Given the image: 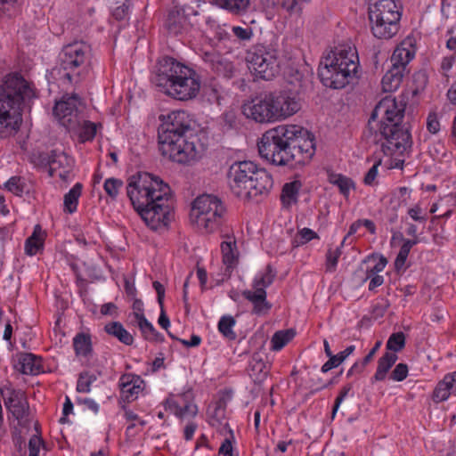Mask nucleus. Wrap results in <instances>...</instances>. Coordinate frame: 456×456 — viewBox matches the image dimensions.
Masks as SVG:
<instances>
[{
    "instance_id": "f257e3e1",
    "label": "nucleus",
    "mask_w": 456,
    "mask_h": 456,
    "mask_svg": "<svg viewBox=\"0 0 456 456\" xmlns=\"http://www.w3.org/2000/svg\"><path fill=\"white\" fill-rule=\"evenodd\" d=\"M314 135L296 125H281L265 131L257 143L261 158L278 167L305 165L315 152Z\"/></svg>"
},
{
    "instance_id": "f03ea898",
    "label": "nucleus",
    "mask_w": 456,
    "mask_h": 456,
    "mask_svg": "<svg viewBox=\"0 0 456 456\" xmlns=\"http://www.w3.org/2000/svg\"><path fill=\"white\" fill-rule=\"evenodd\" d=\"M405 106L403 100L386 96L370 115L365 136L374 144L380 145L385 155L403 154L411 147V135L402 124Z\"/></svg>"
},
{
    "instance_id": "7ed1b4c3",
    "label": "nucleus",
    "mask_w": 456,
    "mask_h": 456,
    "mask_svg": "<svg viewBox=\"0 0 456 456\" xmlns=\"http://www.w3.org/2000/svg\"><path fill=\"white\" fill-rule=\"evenodd\" d=\"M126 194L134 208L151 230L166 227L170 223V188L159 177L146 172L132 175Z\"/></svg>"
},
{
    "instance_id": "20e7f679",
    "label": "nucleus",
    "mask_w": 456,
    "mask_h": 456,
    "mask_svg": "<svg viewBox=\"0 0 456 456\" xmlns=\"http://www.w3.org/2000/svg\"><path fill=\"white\" fill-rule=\"evenodd\" d=\"M158 128L160 154L178 164H191L200 159L204 144L194 126V120L184 110H175L162 116Z\"/></svg>"
},
{
    "instance_id": "39448f33",
    "label": "nucleus",
    "mask_w": 456,
    "mask_h": 456,
    "mask_svg": "<svg viewBox=\"0 0 456 456\" xmlns=\"http://www.w3.org/2000/svg\"><path fill=\"white\" fill-rule=\"evenodd\" d=\"M307 82L296 70L288 77L290 88L279 93L260 94L247 101L241 106L242 113L257 123H271L290 117L301 108L297 95L305 90Z\"/></svg>"
},
{
    "instance_id": "423d86ee",
    "label": "nucleus",
    "mask_w": 456,
    "mask_h": 456,
    "mask_svg": "<svg viewBox=\"0 0 456 456\" xmlns=\"http://www.w3.org/2000/svg\"><path fill=\"white\" fill-rule=\"evenodd\" d=\"M151 80L160 91L179 101L195 98L200 89L196 71L167 56L159 61Z\"/></svg>"
},
{
    "instance_id": "0eeeda50",
    "label": "nucleus",
    "mask_w": 456,
    "mask_h": 456,
    "mask_svg": "<svg viewBox=\"0 0 456 456\" xmlns=\"http://www.w3.org/2000/svg\"><path fill=\"white\" fill-rule=\"evenodd\" d=\"M228 184L234 196L243 200L258 202L273 187V175L252 161H236L227 173Z\"/></svg>"
},
{
    "instance_id": "6e6552de",
    "label": "nucleus",
    "mask_w": 456,
    "mask_h": 456,
    "mask_svg": "<svg viewBox=\"0 0 456 456\" xmlns=\"http://www.w3.org/2000/svg\"><path fill=\"white\" fill-rule=\"evenodd\" d=\"M33 96L34 92L21 76L13 74L5 77L0 86V138L20 128L21 104Z\"/></svg>"
},
{
    "instance_id": "1a4fd4ad",
    "label": "nucleus",
    "mask_w": 456,
    "mask_h": 456,
    "mask_svg": "<svg viewBox=\"0 0 456 456\" xmlns=\"http://www.w3.org/2000/svg\"><path fill=\"white\" fill-rule=\"evenodd\" d=\"M318 76L322 83L332 89H342L359 77L356 48L343 45L321 61Z\"/></svg>"
},
{
    "instance_id": "9d476101",
    "label": "nucleus",
    "mask_w": 456,
    "mask_h": 456,
    "mask_svg": "<svg viewBox=\"0 0 456 456\" xmlns=\"http://www.w3.org/2000/svg\"><path fill=\"white\" fill-rule=\"evenodd\" d=\"M59 60L64 77L69 82L77 83L91 70V45L84 41L70 43L62 48Z\"/></svg>"
},
{
    "instance_id": "9b49d317",
    "label": "nucleus",
    "mask_w": 456,
    "mask_h": 456,
    "mask_svg": "<svg viewBox=\"0 0 456 456\" xmlns=\"http://www.w3.org/2000/svg\"><path fill=\"white\" fill-rule=\"evenodd\" d=\"M225 208L216 196L203 194L195 199L191 216L208 233L217 231L224 223Z\"/></svg>"
},
{
    "instance_id": "f8f14e48",
    "label": "nucleus",
    "mask_w": 456,
    "mask_h": 456,
    "mask_svg": "<svg viewBox=\"0 0 456 456\" xmlns=\"http://www.w3.org/2000/svg\"><path fill=\"white\" fill-rule=\"evenodd\" d=\"M246 59L251 72L258 78L272 80L279 73L278 52L271 46L254 45Z\"/></svg>"
},
{
    "instance_id": "ddd939ff",
    "label": "nucleus",
    "mask_w": 456,
    "mask_h": 456,
    "mask_svg": "<svg viewBox=\"0 0 456 456\" xmlns=\"http://www.w3.org/2000/svg\"><path fill=\"white\" fill-rule=\"evenodd\" d=\"M85 104L77 94H65L56 102L53 112L66 129H77L83 122Z\"/></svg>"
},
{
    "instance_id": "4468645a",
    "label": "nucleus",
    "mask_w": 456,
    "mask_h": 456,
    "mask_svg": "<svg viewBox=\"0 0 456 456\" xmlns=\"http://www.w3.org/2000/svg\"><path fill=\"white\" fill-rule=\"evenodd\" d=\"M404 45L405 42L397 46L390 57V66L381 81L385 92H394L400 86L407 64L414 56V53Z\"/></svg>"
},
{
    "instance_id": "2eb2a0df",
    "label": "nucleus",
    "mask_w": 456,
    "mask_h": 456,
    "mask_svg": "<svg viewBox=\"0 0 456 456\" xmlns=\"http://www.w3.org/2000/svg\"><path fill=\"white\" fill-rule=\"evenodd\" d=\"M276 274V271L273 266L267 265L265 272L257 275L254 280L253 288L255 291H243V297L253 304V313L256 314H265L271 309L272 305L266 300L265 289L273 282Z\"/></svg>"
},
{
    "instance_id": "dca6fc26",
    "label": "nucleus",
    "mask_w": 456,
    "mask_h": 456,
    "mask_svg": "<svg viewBox=\"0 0 456 456\" xmlns=\"http://www.w3.org/2000/svg\"><path fill=\"white\" fill-rule=\"evenodd\" d=\"M0 395L4 399L5 408L18 421V425L28 428L30 424V409L25 393L20 389H15L11 384H7L0 387Z\"/></svg>"
},
{
    "instance_id": "f3484780",
    "label": "nucleus",
    "mask_w": 456,
    "mask_h": 456,
    "mask_svg": "<svg viewBox=\"0 0 456 456\" xmlns=\"http://www.w3.org/2000/svg\"><path fill=\"white\" fill-rule=\"evenodd\" d=\"M199 14L198 11L190 6H175L169 10L165 20L164 27L172 36H180L187 33L191 23L189 16Z\"/></svg>"
},
{
    "instance_id": "a211bd4d",
    "label": "nucleus",
    "mask_w": 456,
    "mask_h": 456,
    "mask_svg": "<svg viewBox=\"0 0 456 456\" xmlns=\"http://www.w3.org/2000/svg\"><path fill=\"white\" fill-rule=\"evenodd\" d=\"M31 160L37 166H49L50 175L57 169L72 168L73 159L64 151L53 150L50 152H37L31 156Z\"/></svg>"
},
{
    "instance_id": "6ab92c4d",
    "label": "nucleus",
    "mask_w": 456,
    "mask_h": 456,
    "mask_svg": "<svg viewBox=\"0 0 456 456\" xmlns=\"http://www.w3.org/2000/svg\"><path fill=\"white\" fill-rule=\"evenodd\" d=\"M402 7L398 5L395 0H375L369 6L370 20H401Z\"/></svg>"
},
{
    "instance_id": "aec40b11",
    "label": "nucleus",
    "mask_w": 456,
    "mask_h": 456,
    "mask_svg": "<svg viewBox=\"0 0 456 456\" xmlns=\"http://www.w3.org/2000/svg\"><path fill=\"white\" fill-rule=\"evenodd\" d=\"M179 399L183 400V404H181L178 400H175L173 397H168L165 402L166 409L170 410L180 418L193 417L197 414L198 409L191 403V393L190 391L179 395Z\"/></svg>"
},
{
    "instance_id": "412c9836",
    "label": "nucleus",
    "mask_w": 456,
    "mask_h": 456,
    "mask_svg": "<svg viewBox=\"0 0 456 456\" xmlns=\"http://www.w3.org/2000/svg\"><path fill=\"white\" fill-rule=\"evenodd\" d=\"M139 378L134 380V378H131L127 375H123L120 378L119 387H120V397L118 400V403L123 410H126V405L134 401L139 393L142 391L141 386L138 384Z\"/></svg>"
},
{
    "instance_id": "4be33fe9",
    "label": "nucleus",
    "mask_w": 456,
    "mask_h": 456,
    "mask_svg": "<svg viewBox=\"0 0 456 456\" xmlns=\"http://www.w3.org/2000/svg\"><path fill=\"white\" fill-rule=\"evenodd\" d=\"M270 370V364L264 354L260 352L254 353L248 365L249 376L255 383L263 382Z\"/></svg>"
},
{
    "instance_id": "5701e85b",
    "label": "nucleus",
    "mask_w": 456,
    "mask_h": 456,
    "mask_svg": "<svg viewBox=\"0 0 456 456\" xmlns=\"http://www.w3.org/2000/svg\"><path fill=\"white\" fill-rule=\"evenodd\" d=\"M371 24V32L373 36L380 39H389L393 37L399 30V20L394 21L387 20H370Z\"/></svg>"
},
{
    "instance_id": "b1692460",
    "label": "nucleus",
    "mask_w": 456,
    "mask_h": 456,
    "mask_svg": "<svg viewBox=\"0 0 456 456\" xmlns=\"http://www.w3.org/2000/svg\"><path fill=\"white\" fill-rule=\"evenodd\" d=\"M15 368L23 374L36 375L41 368V358L33 354L21 353L18 355V362Z\"/></svg>"
},
{
    "instance_id": "393cba45",
    "label": "nucleus",
    "mask_w": 456,
    "mask_h": 456,
    "mask_svg": "<svg viewBox=\"0 0 456 456\" xmlns=\"http://www.w3.org/2000/svg\"><path fill=\"white\" fill-rule=\"evenodd\" d=\"M396 354L387 352L378 361V367L374 376L371 378V383L382 381L386 379L387 372L397 361Z\"/></svg>"
},
{
    "instance_id": "a878e982",
    "label": "nucleus",
    "mask_w": 456,
    "mask_h": 456,
    "mask_svg": "<svg viewBox=\"0 0 456 456\" xmlns=\"http://www.w3.org/2000/svg\"><path fill=\"white\" fill-rule=\"evenodd\" d=\"M301 187L302 183L298 180L286 183L283 185L281 200L285 207L289 208L292 204H296L297 202V197Z\"/></svg>"
},
{
    "instance_id": "bb28decb",
    "label": "nucleus",
    "mask_w": 456,
    "mask_h": 456,
    "mask_svg": "<svg viewBox=\"0 0 456 456\" xmlns=\"http://www.w3.org/2000/svg\"><path fill=\"white\" fill-rule=\"evenodd\" d=\"M229 240H224L221 244L223 263L227 268H232L238 261V252L235 239L228 237Z\"/></svg>"
},
{
    "instance_id": "cd10ccee",
    "label": "nucleus",
    "mask_w": 456,
    "mask_h": 456,
    "mask_svg": "<svg viewBox=\"0 0 456 456\" xmlns=\"http://www.w3.org/2000/svg\"><path fill=\"white\" fill-rule=\"evenodd\" d=\"M104 330L115 338H117L121 343L130 346L134 342L133 336L123 327L119 322H111L107 323L104 327Z\"/></svg>"
},
{
    "instance_id": "c85d7f7f",
    "label": "nucleus",
    "mask_w": 456,
    "mask_h": 456,
    "mask_svg": "<svg viewBox=\"0 0 456 456\" xmlns=\"http://www.w3.org/2000/svg\"><path fill=\"white\" fill-rule=\"evenodd\" d=\"M452 381L453 379L452 377L445 375L443 380L436 385L432 396L435 402L439 403L445 401L452 392H456L452 384Z\"/></svg>"
},
{
    "instance_id": "c756f323",
    "label": "nucleus",
    "mask_w": 456,
    "mask_h": 456,
    "mask_svg": "<svg viewBox=\"0 0 456 456\" xmlns=\"http://www.w3.org/2000/svg\"><path fill=\"white\" fill-rule=\"evenodd\" d=\"M212 3L236 15L244 13L249 6V0H212Z\"/></svg>"
},
{
    "instance_id": "7c9ffc66",
    "label": "nucleus",
    "mask_w": 456,
    "mask_h": 456,
    "mask_svg": "<svg viewBox=\"0 0 456 456\" xmlns=\"http://www.w3.org/2000/svg\"><path fill=\"white\" fill-rule=\"evenodd\" d=\"M44 234L39 224L34 228V232L30 237L26 240L25 251L29 256H34L43 248Z\"/></svg>"
},
{
    "instance_id": "2f4dec72",
    "label": "nucleus",
    "mask_w": 456,
    "mask_h": 456,
    "mask_svg": "<svg viewBox=\"0 0 456 456\" xmlns=\"http://www.w3.org/2000/svg\"><path fill=\"white\" fill-rule=\"evenodd\" d=\"M73 347L77 355L87 356L92 352L91 336L86 333H78L73 338Z\"/></svg>"
},
{
    "instance_id": "473e14b6",
    "label": "nucleus",
    "mask_w": 456,
    "mask_h": 456,
    "mask_svg": "<svg viewBox=\"0 0 456 456\" xmlns=\"http://www.w3.org/2000/svg\"><path fill=\"white\" fill-rule=\"evenodd\" d=\"M83 185L77 183L69 191L64 195V208L69 214L77 210L78 199L81 196Z\"/></svg>"
},
{
    "instance_id": "72a5a7b5",
    "label": "nucleus",
    "mask_w": 456,
    "mask_h": 456,
    "mask_svg": "<svg viewBox=\"0 0 456 456\" xmlns=\"http://www.w3.org/2000/svg\"><path fill=\"white\" fill-rule=\"evenodd\" d=\"M328 180L330 183L336 185L339 189L340 193L345 197H347L350 190L354 187V181L341 174L330 173L329 174Z\"/></svg>"
},
{
    "instance_id": "f704fd0d",
    "label": "nucleus",
    "mask_w": 456,
    "mask_h": 456,
    "mask_svg": "<svg viewBox=\"0 0 456 456\" xmlns=\"http://www.w3.org/2000/svg\"><path fill=\"white\" fill-rule=\"evenodd\" d=\"M69 132L78 133V136L82 142L92 141L96 134V124L86 120L85 115L83 116V122L77 129H68Z\"/></svg>"
},
{
    "instance_id": "c9c22d12",
    "label": "nucleus",
    "mask_w": 456,
    "mask_h": 456,
    "mask_svg": "<svg viewBox=\"0 0 456 456\" xmlns=\"http://www.w3.org/2000/svg\"><path fill=\"white\" fill-rule=\"evenodd\" d=\"M296 332L292 329L276 331L272 339V349L279 351L284 347L295 337Z\"/></svg>"
},
{
    "instance_id": "e433bc0d",
    "label": "nucleus",
    "mask_w": 456,
    "mask_h": 456,
    "mask_svg": "<svg viewBox=\"0 0 456 456\" xmlns=\"http://www.w3.org/2000/svg\"><path fill=\"white\" fill-rule=\"evenodd\" d=\"M354 346H349L344 351L338 353V354H331L330 359L322 366V371L327 372L331 369L338 367L346 359V357H348L354 351Z\"/></svg>"
},
{
    "instance_id": "4c0bfd02",
    "label": "nucleus",
    "mask_w": 456,
    "mask_h": 456,
    "mask_svg": "<svg viewBox=\"0 0 456 456\" xmlns=\"http://www.w3.org/2000/svg\"><path fill=\"white\" fill-rule=\"evenodd\" d=\"M405 346V335L403 331L392 333L387 341L386 347L390 353L395 354Z\"/></svg>"
},
{
    "instance_id": "58836bf2",
    "label": "nucleus",
    "mask_w": 456,
    "mask_h": 456,
    "mask_svg": "<svg viewBox=\"0 0 456 456\" xmlns=\"http://www.w3.org/2000/svg\"><path fill=\"white\" fill-rule=\"evenodd\" d=\"M97 379L94 373L84 371L79 374L77 391L79 393H89L91 391V385Z\"/></svg>"
},
{
    "instance_id": "ea45409f",
    "label": "nucleus",
    "mask_w": 456,
    "mask_h": 456,
    "mask_svg": "<svg viewBox=\"0 0 456 456\" xmlns=\"http://www.w3.org/2000/svg\"><path fill=\"white\" fill-rule=\"evenodd\" d=\"M235 325V320L232 316H223L218 322L219 331L228 339L234 340L236 334L232 330V327Z\"/></svg>"
},
{
    "instance_id": "a19ab883",
    "label": "nucleus",
    "mask_w": 456,
    "mask_h": 456,
    "mask_svg": "<svg viewBox=\"0 0 456 456\" xmlns=\"http://www.w3.org/2000/svg\"><path fill=\"white\" fill-rule=\"evenodd\" d=\"M416 243L415 240H406L402 245L400 251L395 261V267L397 272L403 268L411 247Z\"/></svg>"
},
{
    "instance_id": "79ce46f5",
    "label": "nucleus",
    "mask_w": 456,
    "mask_h": 456,
    "mask_svg": "<svg viewBox=\"0 0 456 456\" xmlns=\"http://www.w3.org/2000/svg\"><path fill=\"white\" fill-rule=\"evenodd\" d=\"M346 240V237H345V239L341 242L340 246L338 247L335 250L329 248V250L326 254V270H327V272L332 273L336 270L338 258L342 254L341 248L343 247Z\"/></svg>"
},
{
    "instance_id": "37998d69",
    "label": "nucleus",
    "mask_w": 456,
    "mask_h": 456,
    "mask_svg": "<svg viewBox=\"0 0 456 456\" xmlns=\"http://www.w3.org/2000/svg\"><path fill=\"white\" fill-rule=\"evenodd\" d=\"M26 183L20 176H12L5 183L4 188L16 196H21L24 192Z\"/></svg>"
},
{
    "instance_id": "c03bdc74",
    "label": "nucleus",
    "mask_w": 456,
    "mask_h": 456,
    "mask_svg": "<svg viewBox=\"0 0 456 456\" xmlns=\"http://www.w3.org/2000/svg\"><path fill=\"white\" fill-rule=\"evenodd\" d=\"M450 215H451V211L448 210L441 216H434L431 220V223L433 224H436L441 225V229H442L441 232L440 233L436 232L432 235L434 242L437 245H444V241L446 240V237L444 235L443 224L445 223L446 218H448L450 216Z\"/></svg>"
},
{
    "instance_id": "a18cd8bd",
    "label": "nucleus",
    "mask_w": 456,
    "mask_h": 456,
    "mask_svg": "<svg viewBox=\"0 0 456 456\" xmlns=\"http://www.w3.org/2000/svg\"><path fill=\"white\" fill-rule=\"evenodd\" d=\"M413 85L412 94L417 95L425 91L428 86V74L426 70H419L413 75Z\"/></svg>"
},
{
    "instance_id": "49530a36",
    "label": "nucleus",
    "mask_w": 456,
    "mask_h": 456,
    "mask_svg": "<svg viewBox=\"0 0 456 456\" xmlns=\"http://www.w3.org/2000/svg\"><path fill=\"white\" fill-rule=\"evenodd\" d=\"M122 186V180L111 177L105 180L103 188L111 199H116Z\"/></svg>"
},
{
    "instance_id": "de8ad7c7",
    "label": "nucleus",
    "mask_w": 456,
    "mask_h": 456,
    "mask_svg": "<svg viewBox=\"0 0 456 456\" xmlns=\"http://www.w3.org/2000/svg\"><path fill=\"white\" fill-rule=\"evenodd\" d=\"M232 32L234 37L240 42H248L253 37V29L249 27L233 26Z\"/></svg>"
},
{
    "instance_id": "09e8293b",
    "label": "nucleus",
    "mask_w": 456,
    "mask_h": 456,
    "mask_svg": "<svg viewBox=\"0 0 456 456\" xmlns=\"http://www.w3.org/2000/svg\"><path fill=\"white\" fill-rule=\"evenodd\" d=\"M319 238L318 234L314 232L313 230L309 228H303L302 230L298 231L296 238L295 242L298 244H305L308 241L312 240L313 239Z\"/></svg>"
},
{
    "instance_id": "8fccbe9b",
    "label": "nucleus",
    "mask_w": 456,
    "mask_h": 456,
    "mask_svg": "<svg viewBox=\"0 0 456 456\" xmlns=\"http://www.w3.org/2000/svg\"><path fill=\"white\" fill-rule=\"evenodd\" d=\"M229 434L230 436L223 441L218 450L219 456H232V441L234 440V436L231 428H229Z\"/></svg>"
},
{
    "instance_id": "3c124183",
    "label": "nucleus",
    "mask_w": 456,
    "mask_h": 456,
    "mask_svg": "<svg viewBox=\"0 0 456 456\" xmlns=\"http://www.w3.org/2000/svg\"><path fill=\"white\" fill-rule=\"evenodd\" d=\"M408 366L405 363H398L390 374V379L395 381H403L408 376Z\"/></svg>"
},
{
    "instance_id": "603ef678",
    "label": "nucleus",
    "mask_w": 456,
    "mask_h": 456,
    "mask_svg": "<svg viewBox=\"0 0 456 456\" xmlns=\"http://www.w3.org/2000/svg\"><path fill=\"white\" fill-rule=\"evenodd\" d=\"M41 445H44V441L41 439V437L37 435L32 436L28 442V456H39Z\"/></svg>"
},
{
    "instance_id": "864d4df0",
    "label": "nucleus",
    "mask_w": 456,
    "mask_h": 456,
    "mask_svg": "<svg viewBox=\"0 0 456 456\" xmlns=\"http://www.w3.org/2000/svg\"><path fill=\"white\" fill-rule=\"evenodd\" d=\"M408 215L414 221L425 222L427 213L419 205H415L414 207L409 208Z\"/></svg>"
},
{
    "instance_id": "5fc2aeb1",
    "label": "nucleus",
    "mask_w": 456,
    "mask_h": 456,
    "mask_svg": "<svg viewBox=\"0 0 456 456\" xmlns=\"http://www.w3.org/2000/svg\"><path fill=\"white\" fill-rule=\"evenodd\" d=\"M352 389V386L351 385H346V386H344L340 392H339V395H338V397L336 398L335 400V403H334V405H333V409H332V418H334L336 412L338 411L341 403L344 401V399L346 398V396L348 395V393L350 392V390Z\"/></svg>"
},
{
    "instance_id": "6e6d98bb",
    "label": "nucleus",
    "mask_w": 456,
    "mask_h": 456,
    "mask_svg": "<svg viewBox=\"0 0 456 456\" xmlns=\"http://www.w3.org/2000/svg\"><path fill=\"white\" fill-rule=\"evenodd\" d=\"M137 322L138 327L141 330L145 339L146 335L150 336L151 333L155 332L156 329L145 317H141V319L137 320Z\"/></svg>"
},
{
    "instance_id": "4d7b16f0",
    "label": "nucleus",
    "mask_w": 456,
    "mask_h": 456,
    "mask_svg": "<svg viewBox=\"0 0 456 456\" xmlns=\"http://www.w3.org/2000/svg\"><path fill=\"white\" fill-rule=\"evenodd\" d=\"M354 275L359 285L363 284L371 277L370 273H368V270L364 268V264L359 266V268L354 272Z\"/></svg>"
},
{
    "instance_id": "13d9d810",
    "label": "nucleus",
    "mask_w": 456,
    "mask_h": 456,
    "mask_svg": "<svg viewBox=\"0 0 456 456\" xmlns=\"http://www.w3.org/2000/svg\"><path fill=\"white\" fill-rule=\"evenodd\" d=\"M128 10L129 5L124 3L113 10L112 16L117 20H124L128 16Z\"/></svg>"
},
{
    "instance_id": "bf43d9fd",
    "label": "nucleus",
    "mask_w": 456,
    "mask_h": 456,
    "mask_svg": "<svg viewBox=\"0 0 456 456\" xmlns=\"http://www.w3.org/2000/svg\"><path fill=\"white\" fill-rule=\"evenodd\" d=\"M380 164V160L376 162L367 172L364 176L363 182L367 185H371L378 175V167Z\"/></svg>"
},
{
    "instance_id": "052dcab7",
    "label": "nucleus",
    "mask_w": 456,
    "mask_h": 456,
    "mask_svg": "<svg viewBox=\"0 0 456 456\" xmlns=\"http://www.w3.org/2000/svg\"><path fill=\"white\" fill-rule=\"evenodd\" d=\"M387 261L384 256H381L377 264H375L372 267L367 266L366 269L370 275L378 274L379 272H382L386 267Z\"/></svg>"
},
{
    "instance_id": "680f3d73",
    "label": "nucleus",
    "mask_w": 456,
    "mask_h": 456,
    "mask_svg": "<svg viewBox=\"0 0 456 456\" xmlns=\"http://www.w3.org/2000/svg\"><path fill=\"white\" fill-rule=\"evenodd\" d=\"M77 403L78 404L86 405L87 409L91 410L94 413L99 411V405L91 398H77Z\"/></svg>"
},
{
    "instance_id": "e2e57ef3",
    "label": "nucleus",
    "mask_w": 456,
    "mask_h": 456,
    "mask_svg": "<svg viewBox=\"0 0 456 456\" xmlns=\"http://www.w3.org/2000/svg\"><path fill=\"white\" fill-rule=\"evenodd\" d=\"M133 310L136 320L145 317L143 314V303L141 299L134 298Z\"/></svg>"
},
{
    "instance_id": "0e129e2a",
    "label": "nucleus",
    "mask_w": 456,
    "mask_h": 456,
    "mask_svg": "<svg viewBox=\"0 0 456 456\" xmlns=\"http://www.w3.org/2000/svg\"><path fill=\"white\" fill-rule=\"evenodd\" d=\"M440 130V122L435 113L429 112V134H436Z\"/></svg>"
},
{
    "instance_id": "69168bd1",
    "label": "nucleus",
    "mask_w": 456,
    "mask_h": 456,
    "mask_svg": "<svg viewBox=\"0 0 456 456\" xmlns=\"http://www.w3.org/2000/svg\"><path fill=\"white\" fill-rule=\"evenodd\" d=\"M153 288L155 289L158 296V303L159 306L164 305V297H165V288L164 286L158 281L153 282Z\"/></svg>"
},
{
    "instance_id": "338daca9",
    "label": "nucleus",
    "mask_w": 456,
    "mask_h": 456,
    "mask_svg": "<svg viewBox=\"0 0 456 456\" xmlns=\"http://www.w3.org/2000/svg\"><path fill=\"white\" fill-rule=\"evenodd\" d=\"M160 307V314H159V324L163 328L165 329L166 330H167V328L169 327L170 325V321H169V318L167 317L166 312H165V309H164V305H162V306H159Z\"/></svg>"
},
{
    "instance_id": "774afa93",
    "label": "nucleus",
    "mask_w": 456,
    "mask_h": 456,
    "mask_svg": "<svg viewBox=\"0 0 456 456\" xmlns=\"http://www.w3.org/2000/svg\"><path fill=\"white\" fill-rule=\"evenodd\" d=\"M369 280V290H374L377 287H379L384 282V278L381 275L374 274Z\"/></svg>"
}]
</instances>
